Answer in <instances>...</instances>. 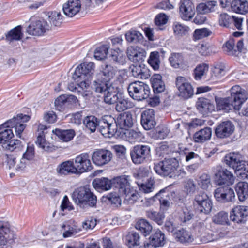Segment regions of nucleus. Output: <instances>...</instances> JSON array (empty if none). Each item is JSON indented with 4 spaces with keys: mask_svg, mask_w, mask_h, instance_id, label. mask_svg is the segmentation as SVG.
Wrapping results in <instances>:
<instances>
[{
    "mask_svg": "<svg viewBox=\"0 0 248 248\" xmlns=\"http://www.w3.org/2000/svg\"><path fill=\"white\" fill-rule=\"evenodd\" d=\"M130 69L131 74L135 78L146 79L150 76L149 69L143 64L132 65Z\"/></svg>",
    "mask_w": 248,
    "mask_h": 248,
    "instance_id": "29",
    "label": "nucleus"
},
{
    "mask_svg": "<svg viewBox=\"0 0 248 248\" xmlns=\"http://www.w3.org/2000/svg\"><path fill=\"white\" fill-rule=\"evenodd\" d=\"M140 190L145 193L152 192L154 188L155 181L153 179L150 178L147 179V181L143 183L142 182L137 181Z\"/></svg>",
    "mask_w": 248,
    "mask_h": 248,
    "instance_id": "52",
    "label": "nucleus"
},
{
    "mask_svg": "<svg viewBox=\"0 0 248 248\" xmlns=\"http://www.w3.org/2000/svg\"><path fill=\"white\" fill-rule=\"evenodd\" d=\"M231 8L235 13L245 15L248 13V2L246 0H233Z\"/></svg>",
    "mask_w": 248,
    "mask_h": 248,
    "instance_id": "33",
    "label": "nucleus"
},
{
    "mask_svg": "<svg viewBox=\"0 0 248 248\" xmlns=\"http://www.w3.org/2000/svg\"><path fill=\"white\" fill-rule=\"evenodd\" d=\"M212 221L217 224L228 225L229 221L228 213L224 211H220L213 217Z\"/></svg>",
    "mask_w": 248,
    "mask_h": 248,
    "instance_id": "50",
    "label": "nucleus"
},
{
    "mask_svg": "<svg viewBox=\"0 0 248 248\" xmlns=\"http://www.w3.org/2000/svg\"><path fill=\"white\" fill-rule=\"evenodd\" d=\"M50 29L47 21L43 19L31 20L27 28V32L30 35L42 36Z\"/></svg>",
    "mask_w": 248,
    "mask_h": 248,
    "instance_id": "14",
    "label": "nucleus"
},
{
    "mask_svg": "<svg viewBox=\"0 0 248 248\" xmlns=\"http://www.w3.org/2000/svg\"><path fill=\"white\" fill-rule=\"evenodd\" d=\"M211 135V128L206 127L196 132L193 135V139L196 142L203 143L210 140Z\"/></svg>",
    "mask_w": 248,
    "mask_h": 248,
    "instance_id": "35",
    "label": "nucleus"
},
{
    "mask_svg": "<svg viewBox=\"0 0 248 248\" xmlns=\"http://www.w3.org/2000/svg\"><path fill=\"white\" fill-rule=\"evenodd\" d=\"M151 81L155 93H161L165 90V86L162 80V76L160 75H154L152 77Z\"/></svg>",
    "mask_w": 248,
    "mask_h": 248,
    "instance_id": "41",
    "label": "nucleus"
},
{
    "mask_svg": "<svg viewBox=\"0 0 248 248\" xmlns=\"http://www.w3.org/2000/svg\"><path fill=\"white\" fill-rule=\"evenodd\" d=\"M56 170L57 174L61 176H65L70 174L77 175L73 159L62 162L58 165Z\"/></svg>",
    "mask_w": 248,
    "mask_h": 248,
    "instance_id": "24",
    "label": "nucleus"
},
{
    "mask_svg": "<svg viewBox=\"0 0 248 248\" xmlns=\"http://www.w3.org/2000/svg\"><path fill=\"white\" fill-rule=\"evenodd\" d=\"M81 7L79 0H68L63 5L62 9L65 15L73 17L80 10Z\"/></svg>",
    "mask_w": 248,
    "mask_h": 248,
    "instance_id": "27",
    "label": "nucleus"
},
{
    "mask_svg": "<svg viewBox=\"0 0 248 248\" xmlns=\"http://www.w3.org/2000/svg\"><path fill=\"white\" fill-rule=\"evenodd\" d=\"M147 62L154 70L156 71L159 70L161 63L159 52L156 51L151 52L147 60Z\"/></svg>",
    "mask_w": 248,
    "mask_h": 248,
    "instance_id": "43",
    "label": "nucleus"
},
{
    "mask_svg": "<svg viewBox=\"0 0 248 248\" xmlns=\"http://www.w3.org/2000/svg\"><path fill=\"white\" fill-rule=\"evenodd\" d=\"M128 59L134 63H142L146 56L145 50L138 46H130L127 50Z\"/></svg>",
    "mask_w": 248,
    "mask_h": 248,
    "instance_id": "21",
    "label": "nucleus"
},
{
    "mask_svg": "<svg viewBox=\"0 0 248 248\" xmlns=\"http://www.w3.org/2000/svg\"><path fill=\"white\" fill-rule=\"evenodd\" d=\"M24 144L18 140H10L4 145L3 148L6 150L13 152L14 151H19L23 149Z\"/></svg>",
    "mask_w": 248,
    "mask_h": 248,
    "instance_id": "48",
    "label": "nucleus"
},
{
    "mask_svg": "<svg viewBox=\"0 0 248 248\" xmlns=\"http://www.w3.org/2000/svg\"><path fill=\"white\" fill-rule=\"evenodd\" d=\"M211 34L212 31L207 28L197 29L194 31L193 37L195 40H198L209 36Z\"/></svg>",
    "mask_w": 248,
    "mask_h": 248,
    "instance_id": "57",
    "label": "nucleus"
},
{
    "mask_svg": "<svg viewBox=\"0 0 248 248\" xmlns=\"http://www.w3.org/2000/svg\"><path fill=\"white\" fill-rule=\"evenodd\" d=\"M30 119L29 115L18 114L1 125L0 126V143L4 145L13 137V131L9 128H14L16 135L21 138V134L26 127L25 123L29 121Z\"/></svg>",
    "mask_w": 248,
    "mask_h": 248,
    "instance_id": "2",
    "label": "nucleus"
},
{
    "mask_svg": "<svg viewBox=\"0 0 248 248\" xmlns=\"http://www.w3.org/2000/svg\"><path fill=\"white\" fill-rule=\"evenodd\" d=\"M73 160L77 175L90 171L93 168L89 155L87 153L79 154Z\"/></svg>",
    "mask_w": 248,
    "mask_h": 248,
    "instance_id": "10",
    "label": "nucleus"
},
{
    "mask_svg": "<svg viewBox=\"0 0 248 248\" xmlns=\"http://www.w3.org/2000/svg\"><path fill=\"white\" fill-rule=\"evenodd\" d=\"M233 16H231L226 13H222L219 16V24L220 26L230 28L233 23Z\"/></svg>",
    "mask_w": 248,
    "mask_h": 248,
    "instance_id": "55",
    "label": "nucleus"
},
{
    "mask_svg": "<svg viewBox=\"0 0 248 248\" xmlns=\"http://www.w3.org/2000/svg\"><path fill=\"white\" fill-rule=\"evenodd\" d=\"M208 70V65L203 63L198 65L194 70V78L196 80H200Z\"/></svg>",
    "mask_w": 248,
    "mask_h": 248,
    "instance_id": "58",
    "label": "nucleus"
},
{
    "mask_svg": "<svg viewBox=\"0 0 248 248\" xmlns=\"http://www.w3.org/2000/svg\"><path fill=\"white\" fill-rule=\"evenodd\" d=\"M47 127L46 126L40 124L38 126V133L36 144L38 147L47 152H51L55 149V147L51 143L47 142L45 139V132Z\"/></svg>",
    "mask_w": 248,
    "mask_h": 248,
    "instance_id": "19",
    "label": "nucleus"
},
{
    "mask_svg": "<svg viewBox=\"0 0 248 248\" xmlns=\"http://www.w3.org/2000/svg\"><path fill=\"white\" fill-rule=\"evenodd\" d=\"M140 239L138 233L132 232L126 236V244L129 248H133L135 246L140 245Z\"/></svg>",
    "mask_w": 248,
    "mask_h": 248,
    "instance_id": "47",
    "label": "nucleus"
},
{
    "mask_svg": "<svg viewBox=\"0 0 248 248\" xmlns=\"http://www.w3.org/2000/svg\"><path fill=\"white\" fill-rule=\"evenodd\" d=\"M112 184L111 180L105 177L96 178L92 182L94 188L99 191L109 190L112 186Z\"/></svg>",
    "mask_w": 248,
    "mask_h": 248,
    "instance_id": "34",
    "label": "nucleus"
},
{
    "mask_svg": "<svg viewBox=\"0 0 248 248\" xmlns=\"http://www.w3.org/2000/svg\"><path fill=\"white\" fill-rule=\"evenodd\" d=\"M169 61L172 67L177 68L182 64L183 59L181 54L172 53L169 58Z\"/></svg>",
    "mask_w": 248,
    "mask_h": 248,
    "instance_id": "59",
    "label": "nucleus"
},
{
    "mask_svg": "<svg viewBox=\"0 0 248 248\" xmlns=\"http://www.w3.org/2000/svg\"><path fill=\"white\" fill-rule=\"evenodd\" d=\"M96 225V219L93 217H89L82 223V227L86 230H92Z\"/></svg>",
    "mask_w": 248,
    "mask_h": 248,
    "instance_id": "63",
    "label": "nucleus"
},
{
    "mask_svg": "<svg viewBox=\"0 0 248 248\" xmlns=\"http://www.w3.org/2000/svg\"><path fill=\"white\" fill-rule=\"evenodd\" d=\"M22 36L21 26H17L7 33L6 35V39L9 42L18 41L21 39Z\"/></svg>",
    "mask_w": 248,
    "mask_h": 248,
    "instance_id": "44",
    "label": "nucleus"
},
{
    "mask_svg": "<svg viewBox=\"0 0 248 248\" xmlns=\"http://www.w3.org/2000/svg\"><path fill=\"white\" fill-rule=\"evenodd\" d=\"M197 109L203 115H207L215 109V106L210 100L204 97L199 98L196 102Z\"/></svg>",
    "mask_w": 248,
    "mask_h": 248,
    "instance_id": "28",
    "label": "nucleus"
},
{
    "mask_svg": "<svg viewBox=\"0 0 248 248\" xmlns=\"http://www.w3.org/2000/svg\"><path fill=\"white\" fill-rule=\"evenodd\" d=\"M125 38L127 42L136 43L141 38L142 34L136 31H129L125 34Z\"/></svg>",
    "mask_w": 248,
    "mask_h": 248,
    "instance_id": "60",
    "label": "nucleus"
},
{
    "mask_svg": "<svg viewBox=\"0 0 248 248\" xmlns=\"http://www.w3.org/2000/svg\"><path fill=\"white\" fill-rule=\"evenodd\" d=\"M94 64L92 62H86L81 63L75 69L73 75L74 80L78 82L81 79L89 78L93 74Z\"/></svg>",
    "mask_w": 248,
    "mask_h": 248,
    "instance_id": "13",
    "label": "nucleus"
},
{
    "mask_svg": "<svg viewBox=\"0 0 248 248\" xmlns=\"http://www.w3.org/2000/svg\"><path fill=\"white\" fill-rule=\"evenodd\" d=\"M234 130V126L230 121H225L220 123L215 129V132L217 137L225 138L231 135Z\"/></svg>",
    "mask_w": 248,
    "mask_h": 248,
    "instance_id": "22",
    "label": "nucleus"
},
{
    "mask_svg": "<svg viewBox=\"0 0 248 248\" xmlns=\"http://www.w3.org/2000/svg\"><path fill=\"white\" fill-rule=\"evenodd\" d=\"M150 147L145 145L135 146L130 152V156L134 164H139L143 163L148 158L150 154Z\"/></svg>",
    "mask_w": 248,
    "mask_h": 248,
    "instance_id": "12",
    "label": "nucleus"
},
{
    "mask_svg": "<svg viewBox=\"0 0 248 248\" xmlns=\"http://www.w3.org/2000/svg\"><path fill=\"white\" fill-rule=\"evenodd\" d=\"M10 232L8 222L0 220V246L5 245Z\"/></svg>",
    "mask_w": 248,
    "mask_h": 248,
    "instance_id": "36",
    "label": "nucleus"
},
{
    "mask_svg": "<svg viewBox=\"0 0 248 248\" xmlns=\"http://www.w3.org/2000/svg\"><path fill=\"white\" fill-rule=\"evenodd\" d=\"M61 228L63 231L62 236L64 238L74 236L81 231L79 227L68 221L64 222L61 225Z\"/></svg>",
    "mask_w": 248,
    "mask_h": 248,
    "instance_id": "31",
    "label": "nucleus"
},
{
    "mask_svg": "<svg viewBox=\"0 0 248 248\" xmlns=\"http://www.w3.org/2000/svg\"><path fill=\"white\" fill-rule=\"evenodd\" d=\"M112 158V153L103 149H96L92 153V160L94 165L101 167L107 164Z\"/></svg>",
    "mask_w": 248,
    "mask_h": 248,
    "instance_id": "15",
    "label": "nucleus"
},
{
    "mask_svg": "<svg viewBox=\"0 0 248 248\" xmlns=\"http://www.w3.org/2000/svg\"><path fill=\"white\" fill-rule=\"evenodd\" d=\"M114 123L116 128L117 127L120 129H127L133 125L132 115L127 112L120 114L118 116L116 120H115Z\"/></svg>",
    "mask_w": 248,
    "mask_h": 248,
    "instance_id": "26",
    "label": "nucleus"
},
{
    "mask_svg": "<svg viewBox=\"0 0 248 248\" xmlns=\"http://www.w3.org/2000/svg\"><path fill=\"white\" fill-rule=\"evenodd\" d=\"M213 202L208 195L204 192L196 195L192 200V209L195 213L208 215L213 208Z\"/></svg>",
    "mask_w": 248,
    "mask_h": 248,
    "instance_id": "5",
    "label": "nucleus"
},
{
    "mask_svg": "<svg viewBox=\"0 0 248 248\" xmlns=\"http://www.w3.org/2000/svg\"><path fill=\"white\" fill-rule=\"evenodd\" d=\"M214 181L216 185L230 186L233 184L234 177L232 173L221 166H217L214 169Z\"/></svg>",
    "mask_w": 248,
    "mask_h": 248,
    "instance_id": "9",
    "label": "nucleus"
},
{
    "mask_svg": "<svg viewBox=\"0 0 248 248\" xmlns=\"http://www.w3.org/2000/svg\"><path fill=\"white\" fill-rule=\"evenodd\" d=\"M217 5V2L214 0L207 1L206 3H201L196 7L197 13L206 14L213 12L214 7Z\"/></svg>",
    "mask_w": 248,
    "mask_h": 248,
    "instance_id": "40",
    "label": "nucleus"
},
{
    "mask_svg": "<svg viewBox=\"0 0 248 248\" xmlns=\"http://www.w3.org/2000/svg\"><path fill=\"white\" fill-rule=\"evenodd\" d=\"M234 188L238 200L240 202L245 201L248 197V184L245 182H239Z\"/></svg>",
    "mask_w": 248,
    "mask_h": 248,
    "instance_id": "37",
    "label": "nucleus"
},
{
    "mask_svg": "<svg viewBox=\"0 0 248 248\" xmlns=\"http://www.w3.org/2000/svg\"><path fill=\"white\" fill-rule=\"evenodd\" d=\"M231 220L235 223H245L248 219V206L237 205L230 212Z\"/></svg>",
    "mask_w": 248,
    "mask_h": 248,
    "instance_id": "18",
    "label": "nucleus"
},
{
    "mask_svg": "<svg viewBox=\"0 0 248 248\" xmlns=\"http://www.w3.org/2000/svg\"><path fill=\"white\" fill-rule=\"evenodd\" d=\"M128 176H122L115 181L118 185L119 191L124 197V202L129 204L134 203L139 198V194L132 187L129 182Z\"/></svg>",
    "mask_w": 248,
    "mask_h": 248,
    "instance_id": "4",
    "label": "nucleus"
},
{
    "mask_svg": "<svg viewBox=\"0 0 248 248\" xmlns=\"http://www.w3.org/2000/svg\"><path fill=\"white\" fill-rule=\"evenodd\" d=\"M136 228L140 231L145 236L149 234L152 230V227L150 223L143 219H140L138 221L136 225Z\"/></svg>",
    "mask_w": 248,
    "mask_h": 248,
    "instance_id": "49",
    "label": "nucleus"
},
{
    "mask_svg": "<svg viewBox=\"0 0 248 248\" xmlns=\"http://www.w3.org/2000/svg\"><path fill=\"white\" fill-rule=\"evenodd\" d=\"M127 91L130 96L137 101L148 98L150 93L149 86L141 81H135L129 84Z\"/></svg>",
    "mask_w": 248,
    "mask_h": 248,
    "instance_id": "8",
    "label": "nucleus"
},
{
    "mask_svg": "<svg viewBox=\"0 0 248 248\" xmlns=\"http://www.w3.org/2000/svg\"><path fill=\"white\" fill-rule=\"evenodd\" d=\"M214 195L217 202L221 203L233 202L235 199V195L232 188L228 186H220L216 188Z\"/></svg>",
    "mask_w": 248,
    "mask_h": 248,
    "instance_id": "11",
    "label": "nucleus"
},
{
    "mask_svg": "<svg viewBox=\"0 0 248 248\" xmlns=\"http://www.w3.org/2000/svg\"><path fill=\"white\" fill-rule=\"evenodd\" d=\"M234 170L237 176L240 178L248 179V163L243 161Z\"/></svg>",
    "mask_w": 248,
    "mask_h": 248,
    "instance_id": "54",
    "label": "nucleus"
},
{
    "mask_svg": "<svg viewBox=\"0 0 248 248\" xmlns=\"http://www.w3.org/2000/svg\"><path fill=\"white\" fill-rule=\"evenodd\" d=\"M225 73L224 65L221 64H217L211 69L209 80L212 83L218 82L225 75Z\"/></svg>",
    "mask_w": 248,
    "mask_h": 248,
    "instance_id": "30",
    "label": "nucleus"
},
{
    "mask_svg": "<svg viewBox=\"0 0 248 248\" xmlns=\"http://www.w3.org/2000/svg\"><path fill=\"white\" fill-rule=\"evenodd\" d=\"M115 119L109 115L104 116L102 119L100 132L106 138L112 137L116 132Z\"/></svg>",
    "mask_w": 248,
    "mask_h": 248,
    "instance_id": "16",
    "label": "nucleus"
},
{
    "mask_svg": "<svg viewBox=\"0 0 248 248\" xmlns=\"http://www.w3.org/2000/svg\"><path fill=\"white\" fill-rule=\"evenodd\" d=\"M83 122L86 127L91 132H94L99 124L98 119L94 116H88L83 120Z\"/></svg>",
    "mask_w": 248,
    "mask_h": 248,
    "instance_id": "45",
    "label": "nucleus"
},
{
    "mask_svg": "<svg viewBox=\"0 0 248 248\" xmlns=\"http://www.w3.org/2000/svg\"><path fill=\"white\" fill-rule=\"evenodd\" d=\"M244 46L243 40H238L235 46V41L233 38H230L223 46L224 51L228 55L237 56L242 50Z\"/></svg>",
    "mask_w": 248,
    "mask_h": 248,
    "instance_id": "20",
    "label": "nucleus"
},
{
    "mask_svg": "<svg viewBox=\"0 0 248 248\" xmlns=\"http://www.w3.org/2000/svg\"><path fill=\"white\" fill-rule=\"evenodd\" d=\"M176 86L177 88V94L181 99H186V78L179 76L176 79Z\"/></svg>",
    "mask_w": 248,
    "mask_h": 248,
    "instance_id": "42",
    "label": "nucleus"
},
{
    "mask_svg": "<svg viewBox=\"0 0 248 248\" xmlns=\"http://www.w3.org/2000/svg\"><path fill=\"white\" fill-rule=\"evenodd\" d=\"M93 88L96 92L104 93L103 97L105 103L113 104L118 100L119 88L115 85L103 84L99 80L93 86Z\"/></svg>",
    "mask_w": 248,
    "mask_h": 248,
    "instance_id": "6",
    "label": "nucleus"
},
{
    "mask_svg": "<svg viewBox=\"0 0 248 248\" xmlns=\"http://www.w3.org/2000/svg\"><path fill=\"white\" fill-rule=\"evenodd\" d=\"M62 15L60 12L54 11L49 15V21L55 26H59L62 22Z\"/></svg>",
    "mask_w": 248,
    "mask_h": 248,
    "instance_id": "61",
    "label": "nucleus"
},
{
    "mask_svg": "<svg viewBox=\"0 0 248 248\" xmlns=\"http://www.w3.org/2000/svg\"><path fill=\"white\" fill-rule=\"evenodd\" d=\"M53 133L63 142H68L72 140L75 134L73 130H62L56 129L52 131Z\"/></svg>",
    "mask_w": 248,
    "mask_h": 248,
    "instance_id": "39",
    "label": "nucleus"
},
{
    "mask_svg": "<svg viewBox=\"0 0 248 248\" xmlns=\"http://www.w3.org/2000/svg\"><path fill=\"white\" fill-rule=\"evenodd\" d=\"M179 163L175 158L165 159L154 163V169L158 175L172 177L175 174Z\"/></svg>",
    "mask_w": 248,
    "mask_h": 248,
    "instance_id": "7",
    "label": "nucleus"
},
{
    "mask_svg": "<svg viewBox=\"0 0 248 248\" xmlns=\"http://www.w3.org/2000/svg\"><path fill=\"white\" fill-rule=\"evenodd\" d=\"M116 110L118 112H122L133 107V103L127 99L120 98L116 102Z\"/></svg>",
    "mask_w": 248,
    "mask_h": 248,
    "instance_id": "53",
    "label": "nucleus"
},
{
    "mask_svg": "<svg viewBox=\"0 0 248 248\" xmlns=\"http://www.w3.org/2000/svg\"><path fill=\"white\" fill-rule=\"evenodd\" d=\"M35 155L34 146L33 145L28 144L26 151L23 153L22 157L28 161L32 160Z\"/></svg>",
    "mask_w": 248,
    "mask_h": 248,
    "instance_id": "62",
    "label": "nucleus"
},
{
    "mask_svg": "<svg viewBox=\"0 0 248 248\" xmlns=\"http://www.w3.org/2000/svg\"><path fill=\"white\" fill-rule=\"evenodd\" d=\"M117 72V68L110 64L102 65L101 72L98 75L97 80L93 82V86H95L96 83L99 80H100L103 84L107 83L108 85L112 84L110 81L116 76Z\"/></svg>",
    "mask_w": 248,
    "mask_h": 248,
    "instance_id": "17",
    "label": "nucleus"
},
{
    "mask_svg": "<svg viewBox=\"0 0 248 248\" xmlns=\"http://www.w3.org/2000/svg\"><path fill=\"white\" fill-rule=\"evenodd\" d=\"M173 233L177 241L181 243H185L186 242V232L185 229L181 228L178 230H176Z\"/></svg>",
    "mask_w": 248,
    "mask_h": 248,
    "instance_id": "64",
    "label": "nucleus"
},
{
    "mask_svg": "<svg viewBox=\"0 0 248 248\" xmlns=\"http://www.w3.org/2000/svg\"><path fill=\"white\" fill-rule=\"evenodd\" d=\"M124 134L126 140L132 143L140 142L144 138L142 133L138 128L127 130Z\"/></svg>",
    "mask_w": 248,
    "mask_h": 248,
    "instance_id": "38",
    "label": "nucleus"
},
{
    "mask_svg": "<svg viewBox=\"0 0 248 248\" xmlns=\"http://www.w3.org/2000/svg\"><path fill=\"white\" fill-rule=\"evenodd\" d=\"M114 62L123 65L126 62V58L119 49H112L109 56Z\"/></svg>",
    "mask_w": 248,
    "mask_h": 248,
    "instance_id": "46",
    "label": "nucleus"
},
{
    "mask_svg": "<svg viewBox=\"0 0 248 248\" xmlns=\"http://www.w3.org/2000/svg\"><path fill=\"white\" fill-rule=\"evenodd\" d=\"M108 45H102L97 47L94 53V57L97 60H102L105 59L108 54Z\"/></svg>",
    "mask_w": 248,
    "mask_h": 248,
    "instance_id": "56",
    "label": "nucleus"
},
{
    "mask_svg": "<svg viewBox=\"0 0 248 248\" xmlns=\"http://www.w3.org/2000/svg\"><path fill=\"white\" fill-rule=\"evenodd\" d=\"M224 159V163L234 170L244 161L241 160L240 154L234 152L226 154Z\"/></svg>",
    "mask_w": 248,
    "mask_h": 248,
    "instance_id": "32",
    "label": "nucleus"
},
{
    "mask_svg": "<svg viewBox=\"0 0 248 248\" xmlns=\"http://www.w3.org/2000/svg\"><path fill=\"white\" fill-rule=\"evenodd\" d=\"M72 197L75 203L81 208L87 206L95 207L97 203V197L88 186L76 188L73 192Z\"/></svg>",
    "mask_w": 248,
    "mask_h": 248,
    "instance_id": "3",
    "label": "nucleus"
},
{
    "mask_svg": "<svg viewBox=\"0 0 248 248\" xmlns=\"http://www.w3.org/2000/svg\"><path fill=\"white\" fill-rule=\"evenodd\" d=\"M165 243V235L160 230L156 231L149 238V242H145L144 246L146 248H154L163 247Z\"/></svg>",
    "mask_w": 248,
    "mask_h": 248,
    "instance_id": "25",
    "label": "nucleus"
},
{
    "mask_svg": "<svg viewBox=\"0 0 248 248\" xmlns=\"http://www.w3.org/2000/svg\"><path fill=\"white\" fill-rule=\"evenodd\" d=\"M141 124L146 130L153 128L155 124V111L153 109L144 110L141 115Z\"/></svg>",
    "mask_w": 248,
    "mask_h": 248,
    "instance_id": "23",
    "label": "nucleus"
},
{
    "mask_svg": "<svg viewBox=\"0 0 248 248\" xmlns=\"http://www.w3.org/2000/svg\"><path fill=\"white\" fill-rule=\"evenodd\" d=\"M230 96L225 98H216V108L217 110L229 112L232 108L239 110L242 104L248 99V93L240 86L235 85L230 90Z\"/></svg>",
    "mask_w": 248,
    "mask_h": 248,
    "instance_id": "1",
    "label": "nucleus"
},
{
    "mask_svg": "<svg viewBox=\"0 0 248 248\" xmlns=\"http://www.w3.org/2000/svg\"><path fill=\"white\" fill-rule=\"evenodd\" d=\"M146 216L151 220L154 221L157 224L161 225L163 224L165 215L163 213L157 212L149 210L146 212Z\"/></svg>",
    "mask_w": 248,
    "mask_h": 248,
    "instance_id": "51",
    "label": "nucleus"
}]
</instances>
